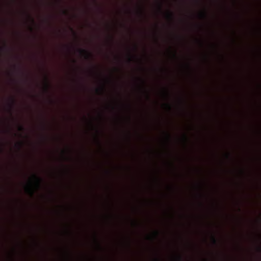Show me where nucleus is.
Wrapping results in <instances>:
<instances>
[{
	"label": "nucleus",
	"mask_w": 261,
	"mask_h": 261,
	"mask_svg": "<svg viewBox=\"0 0 261 261\" xmlns=\"http://www.w3.org/2000/svg\"><path fill=\"white\" fill-rule=\"evenodd\" d=\"M24 189L27 193L32 195L34 193L36 187L35 186L33 183H32L31 181L29 180L24 185Z\"/></svg>",
	"instance_id": "obj_1"
}]
</instances>
